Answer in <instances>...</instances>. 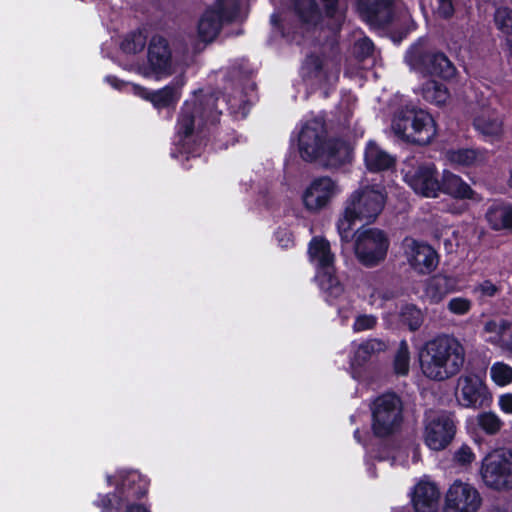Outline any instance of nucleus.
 Listing matches in <instances>:
<instances>
[{
    "label": "nucleus",
    "mask_w": 512,
    "mask_h": 512,
    "mask_svg": "<svg viewBox=\"0 0 512 512\" xmlns=\"http://www.w3.org/2000/svg\"><path fill=\"white\" fill-rule=\"evenodd\" d=\"M420 107L413 104H402L393 113L391 130L400 139L410 142L411 129L415 128L416 117Z\"/></svg>",
    "instance_id": "25"
},
{
    "label": "nucleus",
    "mask_w": 512,
    "mask_h": 512,
    "mask_svg": "<svg viewBox=\"0 0 512 512\" xmlns=\"http://www.w3.org/2000/svg\"><path fill=\"white\" fill-rule=\"evenodd\" d=\"M295 10L306 23H317L323 14L337 23L344 19V11L338 7V0H295Z\"/></svg>",
    "instance_id": "20"
},
{
    "label": "nucleus",
    "mask_w": 512,
    "mask_h": 512,
    "mask_svg": "<svg viewBox=\"0 0 512 512\" xmlns=\"http://www.w3.org/2000/svg\"><path fill=\"white\" fill-rule=\"evenodd\" d=\"M498 406L505 414H512V393L501 394L498 398Z\"/></svg>",
    "instance_id": "50"
},
{
    "label": "nucleus",
    "mask_w": 512,
    "mask_h": 512,
    "mask_svg": "<svg viewBox=\"0 0 512 512\" xmlns=\"http://www.w3.org/2000/svg\"><path fill=\"white\" fill-rule=\"evenodd\" d=\"M218 100L215 95H209L203 99L195 96L184 102L176 125L177 143L184 152H192L190 145L196 141L205 123H215L218 120Z\"/></svg>",
    "instance_id": "3"
},
{
    "label": "nucleus",
    "mask_w": 512,
    "mask_h": 512,
    "mask_svg": "<svg viewBox=\"0 0 512 512\" xmlns=\"http://www.w3.org/2000/svg\"><path fill=\"white\" fill-rule=\"evenodd\" d=\"M343 319H348V315H342Z\"/></svg>",
    "instance_id": "57"
},
{
    "label": "nucleus",
    "mask_w": 512,
    "mask_h": 512,
    "mask_svg": "<svg viewBox=\"0 0 512 512\" xmlns=\"http://www.w3.org/2000/svg\"><path fill=\"white\" fill-rule=\"evenodd\" d=\"M405 182L416 194L436 198L440 193L438 172L433 163H422L410 167L404 174Z\"/></svg>",
    "instance_id": "18"
},
{
    "label": "nucleus",
    "mask_w": 512,
    "mask_h": 512,
    "mask_svg": "<svg viewBox=\"0 0 512 512\" xmlns=\"http://www.w3.org/2000/svg\"><path fill=\"white\" fill-rule=\"evenodd\" d=\"M285 239H280V242H283L281 245L282 247H289L292 244V239L288 233H284Z\"/></svg>",
    "instance_id": "52"
},
{
    "label": "nucleus",
    "mask_w": 512,
    "mask_h": 512,
    "mask_svg": "<svg viewBox=\"0 0 512 512\" xmlns=\"http://www.w3.org/2000/svg\"><path fill=\"white\" fill-rule=\"evenodd\" d=\"M481 475L489 487L512 486V450L501 448L490 452L483 460Z\"/></svg>",
    "instance_id": "8"
},
{
    "label": "nucleus",
    "mask_w": 512,
    "mask_h": 512,
    "mask_svg": "<svg viewBox=\"0 0 512 512\" xmlns=\"http://www.w3.org/2000/svg\"><path fill=\"white\" fill-rule=\"evenodd\" d=\"M477 423L483 431L491 435L498 433L503 426L501 418L491 411L479 414L477 416Z\"/></svg>",
    "instance_id": "38"
},
{
    "label": "nucleus",
    "mask_w": 512,
    "mask_h": 512,
    "mask_svg": "<svg viewBox=\"0 0 512 512\" xmlns=\"http://www.w3.org/2000/svg\"><path fill=\"white\" fill-rule=\"evenodd\" d=\"M440 492L434 482L421 479L414 486L411 500L415 512H437Z\"/></svg>",
    "instance_id": "23"
},
{
    "label": "nucleus",
    "mask_w": 512,
    "mask_h": 512,
    "mask_svg": "<svg viewBox=\"0 0 512 512\" xmlns=\"http://www.w3.org/2000/svg\"><path fill=\"white\" fill-rule=\"evenodd\" d=\"M487 340L503 349L512 352V322L498 319L489 320L484 325Z\"/></svg>",
    "instance_id": "28"
},
{
    "label": "nucleus",
    "mask_w": 512,
    "mask_h": 512,
    "mask_svg": "<svg viewBox=\"0 0 512 512\" xmlns=\"http://www.w3.org/2000/svg\"><path fill=\"white\" fill-rule=\"evenodd\" d=\"M339 72L340 62L336 57L310 55L302 66L304 79L317 85L334 83Z\"/></svg>",
    "instance_id": "19"
},
{
    "label": "nucleus",
    "mask_w": 512,
    "mask_h": 512,
    "mask_svg": "<svg viewBox=\"0 0 512 512\" xmlns=\"http://www.w3.org/2000/svg\"><path fill=\"white\" fill-rule=\"evenodd\" d=\"M432 6L434 12L442 18H449L454 13L452 0H433Z\"/></svg>",
    "instance_id": "47"
},
{
    "label": "nucleus",
    "mask_w": 512,
    "mask_h": 512,
    "mask_svg": "<svg viewBox=\"0 0 512 512\" xmlns=\"http://www.w3.org/2000/svg\"><path fill=\"white\" fill-rule=\"evenodd\" d=\"M464 361V347L456 338L450 336L432 339L419 351L422 373L436 381H443L456 375Z\"/></svg>",
    "instance_id": "2"
},
{
    "label": "nucleus",
    "mask_w": 512,
    "mask_h": 512,
    "mask_svg": "<svg viewBox=\"0 0 512 512\" xmlns=\"http://www.w3.org/2000/svg\"><path fill=\"white\" fill-rule=\"evenodd\" d=\"M279 20H280V19H279V16H278L277 14H273V15L271 16V23H272L273 25H278Z\"/></svg>",
    "instance_id": "54"
},
{
    "label": "nucleus",
    "mask_w": 512,
    "mask_h": 512,
    "mask_svg": "<svg viewBox=\"0 0 512 512\" xmlns=\"http://www.w3.org/2000/svg\"><path fill=\"white\" fill-rule=\"evenodd\" d=\"M327 130L320 117L305 120L298 134V149L302 159L315 161L322 153L326 143Z\"/></svg>",
    "instance_id": "13"
},
{
    "label": "nucleus",
    "mask_w": 512,
    "mask_h": 512,
    "mask_svg": "<svg viewBox=\"0 0 512 512\" xmlns=\"http://www.w3.org/2000/svg\"><path fill=\"white\" fill-rule=\"evenodd\" d=\"M400 250L408 266L418 274H430L438 265L437 252L423 240L407 236L402 240Z\"/></svg>",
    "instance_id": "11"
},
{
    "label": "nucleus",
    "mask_w": 512,
    "mask_h": 512,
    "mask_svg": "<svg viewBox=\"0 0 512 512\" xmlns=\"http://www.w3.org/2000/svg\"><path fill=\"white\" fill-rule=\"evenodd\" d=\"M393 0H358L357 10L368 21L379 24L391 20V4Z\"/></svg>",
    "instance_id": "27"
},
{
    "label": "nucleus",
    "mask_w": 512,
    "mask_h": 512,
    "mask_svg": "<svg viewBox=\"0 0 512 512\" xmlns=\"http://www.w3.org/2000/svg\"><path fill=\"white\" fill-rule=\"evenodd\" d=\"M109 485H115L120 495L125 498H139L146 494L148 483L136 471H119L116 475L107 476Z\"/></svg>",
    "instance_id": "22"
},
{
    "label": "nucleus",
    "mask_w": 512,
    "mask_h": 512,
    "mask_svg": "<svg viewBox=\"0 0 512 512\" xmlns=\"http://www.w3.org/2000/svg\"><path fill=\"white\" fill-rule=\"evenodd\" d=\"M486 219L493 230H512V205H492L486 212Z\"/></svg>",
    "instance_id": "32"
},
{
    "label": "nucleus",
    "mask_w": 512,
    "mask_h": 512,
    "mask_svg": "<svg viewBox=\"0 0 512 512\" xmlns=\"http://www.w3.org/2000/svg\"><path fill=\"white\" fill-rule=\"evenodd\" d=\"M378 318L373 314H358L355 317L352 329L354 332L372 330L376 327Z\"/></svg>",
    "instance_id": "45"
},
{
    "label": "nucleus",
    "mask_w": 512,
    "mask_h": 512,
    "mask_svg": "<svg viewBox=\"0 0 512 512\" xmlns=\"http://www.w3.org/2000/svg\"><path fill=\"white\" fill-rule=\"evenodd\" d=\"M457 290L455 277L437 274L428 279L425 286V296L431 303H439L444 297Z\"/></svg>",
    "instance_id": "30"
},
{
    "label": "nucleus",
    "mask_w": 512,
    "mask_h": 512,
    "mask_svg": "<svg viewBox=\"0 0 512 512\" xmlns=\"http://www.w3.org/2000/svg\"><path fill=\"white\" fill-rule=\"evenodd\" d=\"M456 423L453 416L445 411H430L426 414L423 441L432 451H442L453 441Z\"/></svg>",
    "instance_id": "7"
},
{
    "label": "nucleus",
    "mask_w": 512,
    "mask_h": 512,
    "mask_svg": "<svg viewBox=\"0 0 512 512\" xmlns=\"http://www.w3.org/2000/svg\"><path fill=\"white\" fill-rule=\"evenodd\" d=\"M237 6L236 0H217L215 7L207 9L199 19L198 39L205 44L212 42L219 34L224 17H229Z\"/></svg>",
    "instance_id": "16"
},
{
    "label": "nucleus",
    "mask_w": 512,
    "mask_h": 512,
    "mask_svg": "<svg viewBox=\"0 0 512 512\" xmlns=\"http://www.w3.org/2000/svg\"><path fill=\"white\" fill-rule=\"evenodd\" d=\"M126 512H149V510L143 505H129Z\"/></svg>",
    "instance_id": "51"
},
{
    "label": "nucleus",
    "mask_w": 512,
    "mask_h": 512,
    "mask_svg": "<svg viewBox=\"0 0 512 512\" xmlns=\"http://www.w3.org/2000/svg\"><path fill=\"white\" fill-rule=\"evenodd\" d=\"M494 21L497 28L506 35L512 34V10L500 7L495 11Z\"/></svg>",
    "instance_id": "41"
},
{
    "label": "nucleus",
    "mask_w": 512,
    "mask_h": 512,
    "mask_svg": "<svg viewBox=\"0 0 512 512\" xmlns=\"http://www.w3.org/2000/svg\"><path fill=\"white\" fill-rule=\"evenodd\" d=\"M352 156L353 148L349 142L341 139H331L326 141L317 160L321 161L326 167L338 168L349 163Z\"/></svg>",
    "instance_id": "24"
},
{
    "label": "nucleus",
    "mask_w": 512,
    "mask_h": 512,
    "mask_svg": "<svg viewBox=\"0 0 512 512\" xmlns=\"http://www.w3.org/2000/svg\"><path fill=\"white\" fill-rule=\"evenodd\" d=\"M342 193L339 182L329 176L314 178L302 194L304 207L310 212H320Z\"/></svg>",
    "instance_id": "12"
},
{
    "label": "nucleus",
    "mask_w": 512,
    "mask_h": 512,
    "mask_svg": "<svg viewBox=\"0 0 512 512\" xmlns=\"http://www.w3.org/2000/svg\"><path fill=\"white\" fill-rule=\"evenodd\" d=\"M387 201V192L379 183L363 179L360 185L347 198L344 212L337 222L340 238L348 242L355 222H374L382 213Z\"/></svg>",
    "instance_id": "1"
},
{
    "label": "nucleus",
    "mask_w": 512,
    "mask_h": 512,
    "mask_svg": "<svg viewBox=\"0 0 512 512\" xmlns=\"http://www.w3.org/2000/svg\"><path fill=\"white\" fill-rule=\"evenodd\" d=\"M135 70L146 78L161 80L173 73V62L168 42L161 36H154L148 45L147 63Z\"/></svg>",
    "instance_id": "9"
},
{
    "label": "nucleus",
    "mask_w": 512,
    "mask_h": 512,
    "mask_svg": "<svg viewBox=\"0 0 512 512\" xmlns=\"http://www.w3.org/2000/svg\"><path fill=\"white\" fill-rule=\"evenodd\" d=\"M473 127L479 136L488 143L502 140L505 127L502 115L494 109H483L473 119Z\"/></svg>",
    "instance_id": "21"
},
{
    "label": "nucleus",
    "mask_w": 512,
    "mask_h": 512,
    "mask_svg": "<svg viewBox=\"0 0 512 512\" xmlns=\"http://www.w3.org/2000/svg\"><path fill=\"white\" fill-rule=\"evenodd\" d=\"M454 460L460 465H469L475 460V454L467 445H462L455 453Z\"/></svg>",
    "instance_id": "48"
},
{
    "label": "nucleus",
    "mask_w": 512,
    "mask_h": 512,
    "mask_svg": "<svg viewBox=\"0 0 512 512\" xmlns=\"http://www.w3.org/2000/svg\"><path fill=\"white\" fill-rule=\"evenodd\" d=\"M472 308V301L466 297H453L447 303L450 313L458 316L467 314Z\"/></svg>",
    "instance_id": "44"
},
{
    "label": "nucleus",
    "mask_w": 512,
    "mask_h": 512,
    "mask_svg": "<svg viewBox=\"0 0 512 512\" xmlns=\"http://www.w3.org/2000/svg\"><path fill=\"white\" fill-rule=\"evenodd\" d=\"M456 400L464 408L479 409L488 406L491 393L484 380L477 374H464L457 380Z\"/></svg>",
    "instance_id": "15"
},
{
    "label": "nucleus",
    "mask_w": 512,
    "mask_h": 512,
    "mask_svg": "<svg viewBox=\"0 0 512 512\" xmlns=\"http://www.w3.org/2000/svg\"><path fill=\"white\" fill-rule=\"evenodd\" d=\"M389 246V238L378 228H361L355 233V255L366 267H374L383 262Z\"/></svg>",
    "instance_id": "6"
},
{
    "label": "nucleus",
    "mask_w": 512,
    "mask_h": 512,
    "mask_svg": "<svg viewBox=\"0 0 512 512\" xmlns=\"http://www.w3.org/2000/svg\"><path fill=\"white\" fill-rule=\"evenodd\" d=\"M402 321L407 324L410 330H417L422 322V312L414 305H406L401 312Z\"/></svg>",
    "instance_id": "42"
},
{
    "label": "nucleus",
    "mask_w": 512,
    "mask_h": 512,
    "mask_svg": "<svg viewBox=\"0 0 512 512\" xmlns=\"http://www.w3.org/2000/svg\"><path fill=\"white\" fill-rule=\"evenodd\" d=\"M395 292L383 285L369 282L366 285L365 297L372 307H384L387 301L395 298Z\"/></svg>",
    "instance_id": "34"
},
{
    "label": "nucleus",
    "mask_w": 512,
    "mask_h": 512,
    "mask_svg": "<svg viewBox=\"0 0 512 512\" xmlns=\"http://www.w3.org/2000/svg\"><path fill=\"white\" fill-rule=\"evenodd\" d=\"M397 512H407V511H405L404 509H399V510H397Z\"/></svg>",
    "instance_id": "58"
},
{
    "label": "nucleus",
    "mask_w": 512,
    "mask_h": 512,
    "mask_svg": "<svg viewBox=\"0 0 512 512\" xmlns=\"http://www.w3.org/2000/svg\"><path fill=\"white\" fill-rule=\"evenodd\" d=\"M490 377L497 386H507L512 382V367L503 362H496L490 368Z\"/></svg>",
    "instance_id": "37"
},
{
    "label": "nucleus",
    "mask_w": 512,
    "mask_h": 512,
    "mask_svg": "<svg viewBox=\"0 0 512 512\" xmlns=\"http://www.w3.org/2000/svg\"><path fill=\"white\" fill-rule=\"evenodd\" d=\"M410 353L406 341H401L394 359L397 374L406 375L409 371Z\"/></svg>",
    "instance_id": "39"
},
{
    "label": "nucleus",
    "mask_w": 512,
    "mask_h": 512,
    "mask_svg": "<svg viewBox=\"0 0 512 512\" xmlns=\"http://www.w3.org/2000/svg\"><path fill=\"white\" fill-rule=\"evenodd\" d=\"M481 503L480 493L473 485L457 480L446 492L444 512H477Z\"/></svg>",
    "instance_id": "17"
},
{
    "label": "nucleus",
    "mask_w": 512,
    "mask_h": 512,
    "mask_svg": "<svg viewBox=\"0 0 512 512\" xmlns=\"http://www.w3.org/2000/svg\"><path fill=\"white\" fill-rule=\"evenodd\" d=\"M364 162L373 172L388 170L395 164V158L375 141H369L364 150Z\"/></svg>",
    "instance_id": "29"
},
{
    "label": "nucleus",
    "mask_w": 512,
    "mask_h": 512,
    "mask_svg": "<svg viewBox=\"0 0 512 512\" xmlns=\"http://www.w3.org/2000/svg\"><path fill=\"white\" fill-rule=\"evenodd\" d=\"M146 37L143 33H133L127 36L121 44V49L127 54H136L144 49Z\"/></svg>",
    "instance_id": "40"
},
{
    "label": "nucleus",
    "mask_w": 512,
    "mask_h": 512,
    "mask_svg": "<svg viewBox=\"0 0 512 512\" xmlns=\"http://www.w3.org/2000/svg\"><path fill=\"white\" fill-rule=\"evenodd\" d=\"M473 291L479 298H492L500 292V286L491 280H484L478 283Z\"/></svg>",
    "instance_id": "46"
},
{
    "label": "nucleus",
    "mask_w": 512,
    "mask_h": 512,
    "mask_svg": "<svg viewBox=\"0 0 512 512\" xmlns=\"http://www.w3.org/2000/svg\"><path fill=\"white\" fill-rule=\"evenodd\" d=\"M310 262L316 267V280L326 297L336 300L344 294V286L335 275V256L330 250V244L323 238L315 237L308 248Z\"/></svg>",
    "instance_id": "4"
},
{
    "label": "nucleus",
    "mask_w": 512,
    "mask_h": 512,
    "mask_svg": "<svg viewBox=\"0 0 512 512\" xmlns=\"http://www.w3.org/2000/svg\"><path fill=\"white\" fill-rule=\"evenodd\" d=\"M116 496L113 494L100 495L98 500L96 501V505L102 509V512H115L118 510V507L114 505V500L112 499Z\"/></svg>",
    "instance_id": "49"
},
{
    "label": "nucleus",
    "mask_w": 512,
    "mask_h": 512,
    "mask_svg": "<svg viewBox=\"0 0 512 512\" xmlns=\"http://www.w3.org/2000/svg\"><path fill=\"white\" fill-rule=\"evenodd\" d=\"M446 158L452 164L468 166L481 161L483 156L474 149H458L448 150L446 152Z\"/></svg>",
    "instance_id": "36"
},
{
    "label": "nucleus",
    "mask_w": 512,
    "mask_h": 512,
    "mask_svg": "<svg viewBox=\"0 0 512 512\" xmlns=\"http://www.w3.org/2000/svg\"><path fill=\"white\" fill-rule=\"evenodd\" d=\"M509 186L512 188V168H511V171H510V177H509Z\"/></svg>",
    "instance_id": "56"
},
{
    "label": "nucleus",
    "mask_w": 512,
    "mask_h": 512,
    "mask_svg": "<svg viewBox=\"0 0 512 512\" xmlns=\"http://www.w3.org/2000/svg\"><path fill=\"white\" fill-rule=\"evenodd\" d=\"M354 437L356 438V440H357V441H359V442H360L359 430H356V431L354 432Z\"/></svg>",
    "instance_id": "55"
},
{
    "label": "nucleus",
    "mask_w": 512,
    "mask_h": 512,
    "mask_svg": "<svg viewBox=\"0 0 512 512\" xmlns=\"http://www.w3.org/2000/svg\"><path fill=\"white\" fill-rule=\"evenodd\" d=\"M440 192L456 199H472L474 191L458 175L444 171L440 182Z\"/></svg>",
    "instance_id": "31"
},
{
    "label": "nucleus",
    "mask_w": 512,
    "mask_h": 512,
    "mask_svg": "<svg viewBox=\"0 0 512 512\" xmlns=\"http://www.w3.org/2000/svg\"><path fill=\"white\" fill-rule=\"evenodd\" d=\"M371 428L375 436L388 437L396 433L403 422V407L393 393L378 396L371 404Z\"/></svg>",
    "instance_id": "5"
},
{
    "label": "nucleus",
    "mask_w": 512,
    "mask_h": 512,
    "mask_svg": "<svg viewBox=\"0 0 512 512\" xmlns=\"http://www.w3.org/2000/svg\"><path fill=\"white\" fill-rule=\"evenodd\" d=\"M373 52V43L359 33V37L355 40L353 46V55L358 61H364Z\"/></svg>",
    "instance_id": "43"
},
{
    "label": "nucleus",
    "mask_w": 512,
    "mask_h": 512,
    "mask_svg": "<svg viewBox=\"0 0 512 512\" xmlns=\"http://www.w3.org/2000/svg\"><path fill=\"white\" fill-rule=\"evenodd\" d=\"M421 95L425 101L436 106L444 105L449 99V92L445 85L436 81H427L421 88Z\"/></svg>",
    "instance_id": "35"
},
{
    "label": "nucleus",
    "mask_w": 512,
    "mask_h": 512,
    "mask_svg": "<svg viewBox=\"0 0 512 512\" xmlns=\"http://www.w3.org/2000/svg\"><path fill=\"white\" fill-rule=\"evenodd\" d=\"M386 345L378 339H368L358 344L351 359L352 366H361L366 363L374 354L385 350Z\"/></svg>",
    "instance_id": "33"
},
{
    "label": "nucleus",
    "mask_w": 512,
    "mask_h": 512,
    "mask_svg": "<svg viewBox=\"0 0 512 512\" xmlns=\"http://www.w3.org/2000/svg\"><path fill=\"white\" fill-rule=\"evenodd\" d=\"M414 124L415 128L410 130V143L427 145L437 136L436 121L427 110L420 108Z\"/></svg>",
    "instance_id": "26"
},
{
    "label": "nucleus",
    "mask_w": 512,
    "mask_h": 512,
    "mask_svg": "<svg viewBox=\"0 0 512 512\" xmlns=\"http://www.w3.org/2000/svg\"><path fill=\"white\" fill-rule=\"evenodd\" d=\"M509 57L512 60V39L507 40Z\"/></svg>",
    "instance_id": "53"
},
{
    "label": "nucleus",
    "mask_w": 512,
    "mask_h": 512,
    "mask_svg": "<svg viewBox=\"0 0 512 512\" xmlns=\"http://www.w3.org/2000/svg\"><path fill=\"white\" fill-rule=\"evenodd\" d=\"M407 64L421 73L450 78L454 75V66L443 53H425L420 45L412 46L406 54Z\"/></svg>",
    "instance_id": "14"
},
{
    "label": "nucleus",
    "mask_w": 512,
    "mask_h": 512,
    "mask_svg": "<svg viewBox=\"0 0 512 512\" xmlns=\"http://www.w3.org/2000/svg\"><path fill=\"white\" fill-rule=\"evenodd\" d=\"M107 81L117 89L131 92L140 98L150 101L158 109L175 105L180 99L181 89L184 85V80L178 78L162 89L148 91L144 87L122 82L114 77H107Z\"/></svg>",
    "instance_id": "10"
}]
</instances>
